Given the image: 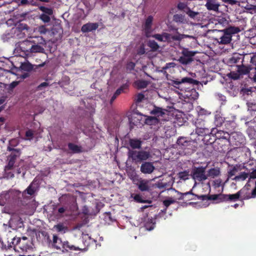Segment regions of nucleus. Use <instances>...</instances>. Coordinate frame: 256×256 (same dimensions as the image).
<instances>
[{
    "label": "nucleus",
    "instance_id": "obj_1",
    "mask_svg": "<svg viewBox=\"0 0 256 256\" xmlns=\"http://www.w3.org/2000/svg\"><path fill=\"white\" fill-rule=\"evenodd\" d=\"M169 84L184 92V96L190 100H196L199 96L198 92L192 86L199 84H201L202 86V84L199 81L188 77H184L182 79L171 80Z\"/></svg>",
    "mask_w": 256,
    "mask_h": 256
},
{
    "label": "nucleus",
    "instance_id": "obj_2",
    "mask_svg": "<svg viewBox=\"0 0 256 256\" xmlns=\"http://www.w3.org/2000/svg\"><path fill=\"white\" fill-rule=\"evenodd\" d=\"M49 244L52 248L59 250L62 253L72 250H81L85 248H80L71 244L68 241L62 242V239L56 234H53L52 240H49Z\"/></svg>",
    "mask_w": 256,
    "mask_h": 256
},
{
    "label": "nucleus",
    "instance_id": "obj_3",
    "mask_svg": "<svg viewBox=\"0 0 256 256\" xmlns=\"http://www.w3.org/2000/svg\"><path fill=\"white\" fill-rule=\"evenodd\" d=\"M19 48L20 52L26 56H31L32 53H43L44 52V48L34 40H24L20 44Z\"/></svg>",
    "mask_w": 256,
    "mask_h": 256
},
{
    "label": "nucleus",
    "instance_id": "obj_4",
    "mask_svg": "<svg viewBox=\"0 0 256 256\" xmlns=\"http://www.w3.org/2000/svg\"><path fill=\"white\" fill-rule=\"evenodd\" d=\"M128 156L132 162L138 164L148 160L150 158L151 155L150 152L148 151L129 150L128 152Z\"/></svg>",
    "mask_w": 256,
    "mask_h": 256
},
{
    "label": "nucleus",
    "instance_id": "obj_5",
    "mask_svg": "<svg viewBox=\"0 0 256 256\" xmlns=\"http://www.w3.org/2000/svg\"><path fill=\"white\" fill-rule=\"evenodd\" d=\"M240 30L238 27L230 26L221 30L223 32V34L216 40L220 44H230L232 41V35L238 33Z\"/></svg>",
    "mask_w": 256,
    "mask_h": 256
},
{
    "label": "nucleus",
    "instance_id": "obj_6",
    "mask_svg": "<svg viewBox=\"0 0 256 256\" xmlns=\"http://www.w3.org/2000/svg\"><path fill=\"white\" fill-rule=\"evenodd\" d=\"M20 192L17 190H8L3 192L0 194V206L10 204L16 200Z\"/></svg>",
    "mask_w": 256,
    "mask_h": 256
},
{
    "label": "nucleus",
    "instance_id": "obj_7",
    "mask_svg": "<svg viewBox=\"0 0 256 256\" xmlns=\"http://www.w3.org/2000/svg\"><path fill=\"white\" fill-rule=\"evenodd\" d=\"M152 37L160 42H166L171 41H180L182 38V35L178 34L176 35L172 36L167 32H162V34H154Z\"/></svg>",
    "mask_w": 256,
    "mask_h": 256
},
{
    "label": "nucleus",
    "instance_id": "obj_8",
    "mask_svg": "<svg viewBox=\"0 0 256 256\" xmlns=\"http://www.w3.org/2000/svg\"><path fill=\"white\" fill-rule=\"evenodd\" d=\"M206 166L194 167L192 170V176L195 180L199 182L206 180L208 178L206 174Z\"/></svg>",
    "mask_w": 256,
    "mask_h": 256
},
{
    "label": "nucleus",
    "instance_id": "obj_9",
    "mask_svg": "<svg viewBox=\"0 0 256 256\" xmlns=\"http://www.w3.org/2000/svg\"><path fill=\"white\" fill-rule=\"evenodd\" d=\"M248 186H250V184H246L242 189L239 190L238 192L234 194H223V202H226L228 201L235 202L238 200L240 196L242 197L246 191H247L249 190L248 188Z\"/></svg>",
    "mask_w": 256,
    "mask_h": 256
},
{
    "label": "nucleus",
    "instance_id": "obj_10",
    "mask_svg": "<svg viewBox=\"0 0 256 256\" xmlns=\"http://www.w3.org/2000/svg\"><path fill=\"white\" fill-rule=\"evenodd\" d=\"M193 142L188 138L180 136L176 142L179 148L185 150H192Z\"/></svg>",
    "mask_w": 256,
    "mask_h": 256
},
{
    "label": "nucleus",
    "instance_id": "obj_11",
    "mask_svg": "<svg viewBox=\"0 0 256 256\" xmlns=\"http://www.w3.org/2000/svg\"><path fill=\"white\" fill-rule=\"evenodd\" d=\"M7 150L8 151L11 152L10 155L8 158V164L10 166H14L16 160L18 158H20V150L12 148L10 146H8Z\"/></svg>",
    "mask_w": 256,
    "mask_h": 256
},
{
    "label": "nucleus",
    "instance_id": "obj_12",
    "mask_svg": "<svg viewBox=\"0 0 256 256\" xmlns=\"http://www.w3.org/2000/svg\"><path fill=\"white\" fill-rule=\"evenodd\" d=\"M133 181L141 192H148L150 190L149 181L148 180L138 178L137 176L136 178H134Z\"/></svg>",
    "mask_w": 256,
    "mask_h": 256
},
{
    "label": "nucleus",
    "instance_id": "obj_13",
    "mask_svg": "<svg viewBox=\"0 0 256 256\" xmlns=\"http://www.w3.org/2000/svg\"><path fill=\"white\" fill-rule=\"evenodd\" d=\"M210 133L215 134L218 141L224 140L226 142H229L230 136L228 132L218 130L217 128H212Z\"/></svg>",
    "mask_w": 256,
    "mask_h": 256
},
{
    "label": "nucleus",
    "instance_id": "obj_14",
    "mask_svg": "<svg viewBox=\"0 0 256 256\" xmlns=\"http://www.w3.org/2000/svg\"><path fill=\"white\" fill-rule=\"evenodd\" d=\"M196 132L198 135H205L210 132V130L205 126L204 121L202 120H197L196 122Z\"/></svg>",
    "mask_w": 256,
    "mask_h": 256
},
{
    "label": "nucleus",
    "instance_id": "obj_15",
    "mask_svg": "<svg viewBox=\"0 0 256 256\" xmlns=\"http://www.w3.org/2000/svg\"><path fill=\"white\" fill-rule=\"evenodd\" d=\"M178 194L180 196L178 198L179 200H184V198H186V196H191L190 198H187L186 199V201L196 200H201V198H200V195L199 196L193 194L192 189L190 191L184 193L178 192Z\"/></svg>",
    "mask_w": 256,
    "mask_h": 256
},
{
    "label": "nucleus",
    "instance_id": "obj_16",
    "mask_svg": "<svg viewBox=\"0 0 256 256\" xmlns=\"http://www.w3.org/2000/svg\"><path fill=\"white\" fill-rule=\"evenodd\" d=\"M201 200H216L218 202H223V194H214L212 195H200Z\"/></svg>",
    "mask_w": 256,
    "mask_h": 256
},
{
    "label": "nucleus",
    "instance_id": "obj_17",
    "mask_svg": "<svg viewBox=\"0 0 256 256\" xmlns=\"http://www.w3.org/2000/svg\"><path fill=\"white\" fill-rule=\"evenodd\" d=\"M155 168L151 162H144L140 166V172L144 174H152Z\"/></svg>",
    "mask_w": 256,
    "mask_h": 256
},
{
    "label": "nucleus",
    "instance_id": "obj_18",
    "mask_svg": "<svg viewBox=\"0 0 256 256\" xmlns=\"http://www.w3.org/2000/svg\"><path fill=\"white\" fill-rule=\"evenodd\" d=\"M14 168L15 166H10L8 164H7L4 168L3 174L4 177L7 179L13 178L14 176Z\"/></svg>",
    "mask_w": 256,
    "mask_h": 256
},
{
    "label": "nucleus",
    "instance_id": "obj_19",
    "mask_svg": "<svg viewBox=\"0 0 256 256\" xmlns=\"http://www.w3.org/2000/svg\"><path fill=\"white\" fill-rule=\"evenodd\" d=\"M206 8L209 10L218 12V10L220 4L218 0H206V3L205 5Z\"/></svg>",
    "mask_w": 256,
    "mask_h": 256
},
{
    "label": "nucleus",
    "instance_id": "obj_20",
    "mask_svg": "<svg viewBox=\"0 0 256 256\" xmlns=\"http://www.w3.org/2000/svg\"><path fill=\"white\" fill-rule=\"evenodd\" d=\"M98 27V24L96 22H88L82 26L81 28V31L83 33L88 32L96 30Z\"/></svg>",
    "mask_w": 256,
    "mask_h": 256
},
{
    "label": "nucleus",
    "instance_id": "obj_21",
    "mask_svg": "<svg viewBox=\"0 0 256 256\" xmlns=\"http://www.w3.org/2000/svg\"><path fill=\"white\" fill-rule=\"evenodd\" d=\"M234 70H236L240 76L245 75L248 74L251 68L249 66H246L242 64L236 65L235 68Z\"/></svg>",
    "mask_w": 256,
    "mask_h": 256
},
{
    "label": "nucleus",
    "instance_id": "obj_22",
    "mask_svg": "<svg viewBox=\"0 0 256 256\" xmlns=\"http://www.w3.org/2000/svg\"><path fill=\"white\" fill-rule=\"evenodd\" d=\"M128 144L132 150H140L142 148V142L140 139L130 138L128 140Z\"/></svg>",
    "mask_w": 256,
    "mask_h": 256
},
{
    "label": "nucleus",
    "instance_id": "obj_23",
    "mask_svg": "<svg viewBox=\"0 0 256 256\" xmlns=\"http://www.w3.org/2000/svg\"><path fill=\"white\" fill-rule=\"evenodd\" d=\"M68 146L71 153L79 154L82 152V148L80 146L77 145L72 142H68Z\"/></svg>",
    "mask_w": 256,
    "mask_h": 256
},
{
    "label": "nucleus",
    "instance_id": "obj_24",
    "mask_svg": "<svg viewBox=\"0 0 256 256\" xmlns=\"http://www.w3.org/2000/svg\"><path fill=\"white\" fill-rule=\"evenodd\" d=\"M153 17L152 16H149L146 20L144 24V29L146 34L150 32L152 30V24Z\"/></svg>",
    "mask_w": 256,
    "mask_h": 256
},
{
    "label": "nucleus",
    "instance_id": "obj_25",
    "mask_svg": "<svg viewBox=\"0 0 256 256\" xmlns=\"http://www.w3.org/2000/svg\"><path fill=\"white\" fill-rule=\"evenodd\" d=\"M16 248H20L22 252H27L32 248L30 245L23 242H21L20 240L17 242Z\"/></svg>",
    "mask_w": 256,
    "mask_h": 256
},
{
    "label": "nucleus",
    "instance_id": "obj_26",
    "mask_svg": "<svg viewBox=\"0 0 256 256\" xmlns=\"http://www.w3.org/2000/svg\"><path fill=\"white\" fill-rule=\"evenodd\" d=\"M241 58L238 56H234L230 58L228 62L230 64L232 69L235 68L236 66L232 64H239L240 62L242 63V60H241Z\"/></svg>",
    "mask_w": 256,
    "mask_h": 256
},
{
    "label": "nucleus",
    "instance_id": "obj_27",
    "mask_svg": "<svg viewBox=\"0 0 256 256\" xmlns=\"http://www.w3.org/2000/svg\"><path fill=\"white\" fill-rule=\"evenodd\" d=\"M166 110L159 107L155 106L154 108L150 112L152 114L156 116H162L165 114Z\"/></svg>",
    "mask_w": 256,
    "mask_h": 256
},
{
    "label": "nucleus",
    "instance_id": "obj_28",
    "mask_svg": "<svg viewBox=\"0 0 256 256\" xmlns=\"http://www.w3.org/2000/svg\"><path fill=\"white\" fill-rule=\"evenodd\" d=\"M173 20L177 23L184 24L186 20L184 16L182 14H175L173 16Z\"/></svg>",
    "mask_w": 256,
    "mask_h": 256
},
{
    "label": "nucleus",
    "instance_id": "obj_29",
    "mask_svg": "<svg viewBox=\"0 0 256 256\" xmlns=\"http://www.w3.org/2000/svg\"><path fill=\"white\" fill-rule=\"evenodd\" d=\"M148 46L151 48L153 52H156L160 48V46L158 43L154 40H150L148 42Z\"/></svg>",
    "mask_w": 256,
    "mask_h": 256
},
{
    "label": "nucleus",
    "instance_id": "obj_30",
    "mask_svg": "<svg viewBox=\"0 0 256 256\" xmlns=\"http://www.w3.org/2000/svg\"><path fill=\"white\" fill-rule=\"evenodd\" d=\"M129 86V84L127 83L123 84L118 89L116 90L114 94L115 95H117L118 96L122 92H124V90H128Z\"/></svg>",
    "mask_w": 256,
    "mask_h": 256
},
{
    "label": "nucleus",
    "instance_id": "obj_31",
    "mask_svg": "<svg viewBox=\"0 0 256 256\" xmlns=\"http://www.w3.org/2000/svg\"><path fill=\"white\" fill-rule=\"evenodd\" d=\"M228 76L230 78L234 80H238L240 78V75L239 73L236 70H233L231 71Z\"/></svg>",
    "mask_w": 256,
    "mask_h": 256
},
{
    "label": "nucleus",
    "instance_id": "obj_32",
    "mask_svg": "<svg viewBox=\"0 0 256 256\" xmlns=\"http://www.w3.org/2000/svg\"><path fill=\"white\" fill-rule=\"evenodd\" d=\"M193 59L192 58H187L184 56H180L179 58V62L180 63L183 64H187L190 63L192 61Z\"/></svg>",
    "mask_w": 256,
    "mask_h": 256
},
{
    "label": "nucleus",
    "instance_id": "obj_33",
    "mask_svg": "<svg viewBox=\"0 0 256 256\" xmlns=\"http://www.w3.org/2000/svg\"><path fill=\"white\" fill-rule=\"evenodd\" d=\"M208 174L210 176L214 178L218 176L220 174V171L218 169L216 168H212L208 171Z\"/></svg>",
    "mask_w": 256,
    "mask_h": 256
},
{
    "label": "nucleus",
    "instance_id": "obj_34",
    "mask_svg": "<svg viewBox=\"0 0 256 256\" xmlns=\"http://www.w3.org/2000/svg\"><path fill=\"white\" fill-rule=\"evenodd\" d=\"M182 56L187 57V58H192L195 55L196 52L193 51L188 50V49L184 48L182 50Z\"/></svg>",
    "mask_w": 256,
    "mask_h": 256
},
{
    "label": "nucleus",
    "instance_id": "obj_35",
    "mask_svg": "<svg viewBox=\"0 0 256 256\" xmlns=\"http://www.w3.org/2000/svg\"><path fill=\"white\" fill-rule=\"evenodd\" d=\"M9 64L12 62L8 59H4V61H0V68L4 70H6L8 68H10Z\"/></svg>",
    "mask_w": 256,
    "mask_h": 256
},
{
    "label": "nucleus",
    "instance_id": "obj_36",
    "mask_svg": "<svg viewBox=\"0 0 256 256\" xmlns=\"http://www.w3.org/2000/svg\"><path fill=\"white\" fill-rule=\"evenodd\" d=\"M136 84L139 89L146 88L148 84V82L144 80H138L136 82Z\"/></svg>",
    "mask_w": 256,
    "mask_h": 256
},
{
    "label": "nucleus",
    "instance_id": "obj_37",
    "mask_svg": "<svg viewBox=\"0 0 256 256\" xmlns=\"http://www.w3.org/2000/svg\"><path fill=\"white\" fill-rule=\"evenodd\" d=\"M12 0L14 2H16V3H17L19 6L30 5L32 2V0Z\"/></svg>",
    "mask_w": 256,
    "mask_h": 256
},
{
    "label": "nucleus",
    "instance_id": "obj_38",
    "mask_svg": "<svg viewBox=\"0 0 256 256\" xmlns=\"http://www.w3.org/2000/svg\"><path fill=\"white\" fill-rule=\"evenodd\" d=\"M214 124L216 126H220L223 122H224V120L222 116L216 115L214 118Z\"/></svg>",
    "mask_w": 256,
    "mask_h": 256
},
{
    "label": "nucleus",
    "instance_id": "obj_39",
    "mask_svg": "<svg viewBox=\"0 0 256 256\" xmlns=\"http://www.w3.org/2000/svg\"><path fill=\"white\" fill-rule=\"evenodd\" d=\"M158 122L159 120L156 116H149L146 119V123L150 125L158 124Z\"/></svg>",
    "mask_w": 256,
    "mask_h": 256
},
{
    "label": "nucleus",
    "instance_id": "obj_40",
    "mask_svg": "<svg viewBox=\"0 0 256 256\" xmlns=\"http://www.w3.org/2000/svg\"><path fill=\"white\" fill-rule=\"evenodd\" d=\"M238 171V166L237 165L232 166L228 170V174L230 177H232L236 174Z\"/></svg>",
    "mask_w": 256,
    "mask_h": 256
},
{
    "label": "nucleus",
    "instance_id": "obj_41",
    "mask_svg": "<svg viewBox=\"0 0 256 256\" xmlns=\"http://www.w3.org/2000/svg\"><path fill=\"white\" fill-rule=\"evenodd\" d=\"M177 8L180 10H182L186 13L189 7L184 2H180L177 5Z\"/></svg>",
    "mask_w": 256,
    "mask_h": 256
},
{
    "label": "nucleus",
    "instance_id": "obj_42",
    "mask_svg": "<svg viewBox=\"0 0 256 256\" xmlns=\"http://www.w3.org/2000/svg\"><path fill=\"white\" fill-rule=\"evenodd\" d=\"M187 9L188 10L186 12V14L188 16L191 18H195L196 16L199 14L198 12H196L191 10V9L190 8Z\"/></svg>",
    "mask_w": 256,
    "mask_h": 256
},
{
    "label": "nucleus",
    "instance_id": "obj_43",
    "mask_svg": "<svg viewBox=\"0 0 256 256\" xmlns=\"http://www.w3.org/2000/svg\"><path fill=\"white\" fill-rule=\"evenodd\" d=\"M21 68L24 70L30 72L33 69V66L30 63H24L22 64Z\"/></svg>",
    "mask_w": 256,
    "mask_h": 256
},
{
    "label": "nucleus",
    "instance_id": "obj_44",
    "mask_svg": "<svg viewBox=\"0 0 256 256\" xmlns=\"http://www.w3.org/2000/svg\"><path fill=\"white\" fill-rule=\"evenodd\" d=\"M248 173H246V172H241L238 176H236L234 178V180H244L248 177Z\"/></svg>",
    "mask_w": 256,
    "mask_h": 256
},
{
    "label": "nucleus",
    "instance_id": "obj_45",
    "mask_svg": "<svg viewBox=\"0 0 256 256\" xmlns=\"http://www.w3.org/2000/svg\"><path fill=\"white\" fill-rule=\"evenodd\" d=\"M34 136V131L32 130H28L26 132V138H24L25 140H30L33 139Z\"/></svg>",
    "mask_w": 256,
    "mask_h": 256
},
{
    "label": "nucleus",
    "instance_id": "obj_46",
    "mask_svg": "<svg viewBox=\"0 0 256 256\" xmlns=\"http://www.w3.org/2000/svg\"><path fill=\"white\" fill-rule=\"evenodd\" d=\"M54 228H55L58 232H62L64 231V230L66 228L62 224H58L56 225H55Z\"/></svg>",
    "mask_w": 256,
    "mask_h": 256
},
{
    "label": "nucleus",
    "instance_id": "obj_47",
    "mask_svg": "<svg viewBox=\"0 0 256 256\" xmlns=\"http://www.w3.org/2000/svg\"><path fill=\"white\" fill-rule=\"evenodd\" d=\"M40 10H42L45 14L48 16H51L53 14V10L50 8L41 6Z\"/></svg>",
    "mask_w": 256,
    "mask_h": 256
},
{
    "label": "nucleus",
    "instance_id": "obj_48",
    "mask_svg": "<svg viewBox=\"0 0 256 256\" xmlns=\"http://www.w3.org/2000/svg\"><path fill=\"white\" fill-rule=\"evenodd\" d=\"M134 199L136 202L140 203H146L148 202V200H143L140 194H136L134 196Z\"/></svg>",
    "mask_w": 256,
    "mask_h": 256
},
{
    "label": "nucleus",
    "instance_id": "obj_49",
    "mask_svg": "<svg viewBox=\"0 0 256 256\" xmlns=\"http://www.w3.org/2000/svg\"><path fill=\"white\" fill-rule=\"evenodd\" d=\"M40 18L44 22H48L50 20V16L45 14H42L40 16Z\"/></svg>",
    "mask_w": 256,
    "mask_h": 256
},
{
    "label": "nucleus",
    "instance_id": "obj_50",
    "mask_svg": "<svg viewBox=\"0 0 256 256\" xmlns=\"http://www.w3.org/2000/svg\"><path fill=\"white\" fill-rule=\"evenodd\" d=\"M28 194L30 196L33 195L35 192V189L32 187V184H30L26 190Z\"/></svg>",
    "mask_w": 256,
    "mask_h": 256
},
{
    "label": "nucleus",
    "instance_id": "obj_51",
    "mask_svg": "<svg viewBox=\"0 0 256 256\" xmlns=\"http://www.w3.org/2000/svg\"><path fill=\"white\" fill-rule=\"evenodd\" d=\"M18 84V82L17 81H14L12 83H10L8 86V92L12 91L14 88H16Z\"/></svg>",
    "mask_w": 256,
    "mask_h": 256
},
{
    "label": "nucleus",
    "instance_id": "obj_52",
    "mask_svg": "<svg viewBox=\"0 0 256 256\" xmlns=\"http://www.w3.org/2000/svg\"><path fill=\"white\" fill-rule=\"evenodd\" d=\"M18 144V141L16 139H12L9 141V144L8 146H10L12 148L16 146Z\"/></svg>",
    "mask_w": 256,
    "mask_h": 256
},
{
    "label": "nucleus",
    "instance_id": "obj_53",
    "mask_svg": "<svg viewBox=\"0 0 256 256\" xmlns=\"http://www.w3.org/2000/svg\"><path fill=\"white\" fill-rule=\"evenodd\" d=\"M175 202V200H164L163 204L164 206L167 208L169 206H170L171 204H174Z\"/></svg>",
    "mask_w": 256,
    "mask_h": 256
},
{
    "label": "nucleus",
    "instance_id": "obj_54",
    "mask_svg": "<svg viewBox=\"0 0 256 256\" xmlns=\"http://www.w3.org/2000/svg\"><path fill=\"white\" fill-rule=\"evenodd\" d=\"M154 223H152V222L150 223L148 222L145 224V228L146 230H151L154 229Z\"/></svg>",
    "mask_w": 256,
    "mask_h": 256
},
{
    "label": "nucleus",
    "instance_id": "obj_55",
    "mask_svg": "<svg viewBox=\"0 0 256 256\" xmlns=\"http://www.w3.org/2000/svg\"><path fill=\"white\" fill-rule=\"evenodd\" d=\"M135 64L134 62H130L126 64V69L130 70H133L135 67Z\"/></svg>",
    "mask_w": 256,
    "mask_h": 256
},
{
    "label": "nucleus",
    "instance_id": "obj_56",
    "mask_svg": "<svg viewBox=\"0 0 256 256\" xmlns=\"http://www.w3.org/2000/svg\"><path fill=\"white\" fill-rule=\"evenodd\" d=\"M66 211V208L64 207H60L58 208V212L60 216H62V214Z\"/></svg>",
    "mask_w": 256,
    "mask_h": 256
},
{
    "label": "nucleus",
    "instance_id": "obj_57",
    "mask_svg": "<svg viewBox=\"0 0 256 256\" xmlns=\"http://www.w3.org/2000/svg\"><path fill=\"white\" fill-rule=\"evenodd\" d=\"M49 85L48 83L47 82H43L41 83L38 86V88L39 90H42V88L48 86Z\"/></svg>",
    "mask_w": 256,
    "mask_h": 256
},
{
    "label": "nucleus",
    "instance_id": "obj_58",
    "mask_svg": "<svg viewBox=\"0 0 256 256\" xmlns=\"http://www.w3.org/2000/svg\"><path fill=\"white\" fill-rule=\"evenodd\" d=\"M144 98V95L142 94H138L137 96V102H140Z\"/></svg>",
    "mask_w": 256,
    "mask_h": 256
},
{
    "label": "nucleus",
    "instance_id": "obj_59",
    "mask_svg": "<svg viewBox=\"0 0 256 256\" xmlns=\"http://www.w3.org/2000/svg\"><path fill=\"white\" fill-rule=\"evenodd\" d=\"M250 178H256V169L252 170L250 174Z\"/></svg>",
    "mask_w": 256,
    "mask_h": 256
},
{
    "label": "nucleus",
    "instance_id": "obj_60",
    "mask_svg": "<svg viewBox=\"0 0 256 256\" xmlns=\"http://www.w3.org/2000/svg\"><path fill=\"white\" fill-rule=\"evenodd\" d=\"M39 31L40 33L45 34L46 32V29L44 26H42L39 28Z\"/></svg>",
    "mask_w": 256,
    "mask_h": 256
},
{
    "label": "nucleus",
    "instance_id": "obj_61",
    "mask_svg": "<svg viewBox=\"0 0 256 256\" xmlns=\"http://www.w3.org/2000/svg\"><path fill=\"white\" fill-rule=\"evenodd\" d=\"M117 97H118V96L115 95V94L114 93V95L112 96V97L110 98V103L112 104Z\"/></svg>",
    "mask_w": 256,
    "mask_h": 256
},
{
    "label": "nucleus",
    "instance_id": "obj_62",
    "mask_svg": "<svg viewBox=\"0 0 256 256\" xmlns=\"http://www.w3.org/2000/svg\"><path fill=\"white\" fill-rule=\"evenodd\" d=\"M16 173L17 174H20L21 173V169L20 168H18L16 170Z\"/></svg>",
    "mask_w": 256,
    "mask_h": 256
},
{
    "label": "nucleus",
    "instance_id": "obj_63",
    "mask_svg": "<svg viewBox=\"0 0 256 256\" xmlns=\"http://www.w3.org/2000/svg\"><path fill=\"white\" fill-rule=\"evenodd\" d=\"M255 65V70H256V64H254ZM253 79H254V82H256V73L254 74V76H253Z\"/></svg>",
    "mask_w": 256,
    "mask_h": 256
},
{
    "label": "nucleus",
    "instance_id": "obj_64",
    "mask_svg": "<svg viewBox=\"0 0 256 256\" xmlns=\"http://www.w3.org/2000/svg\"><path fill=\"white\" fill-rule=\"evenodd\" d=\"M230 2V3L231 4H235L236 2L234 0H228Z\"/></svg>",
    "mask_w": 256,
    "mask_h": 256
}]
</instances>
